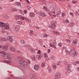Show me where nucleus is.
<instances>
[{"label":"nucleus","instance_id":"nucleus-1","mask_svg":"<svg viewBox=\"0 0 79 79\" xmlns=\"http://www.w3.org/2000/svg\"><path fill=\"white\" fill-rule=\"evenodd\" d=\"M65 64L66 66H67L66 68V71L69 73H71V69H70V68H71V65L69 64L68 62L67 61L65 62Z\"/></svg>","mask_w":79,"mask_h":79},{"label":"nucleus","instance_id":"nucleus-2","mask_svg":"<svg viewBox=\"0 0 79 79\" xmlns=\"http://www.w3.org/2000/svg\"><path fill=\"white\" fill-rule=\"evenodd\" d=\"M3 59H5V60H11V57L10 56V54L9 55L8 53H6V55L5 56H4L3 57Z\"/></svg>","mask_w":79,"mask_h":79},{"label":"nucleus","instance_id":"nucleus-3","mask_svg":"<svg viewBox=\"0 0 79 79\" xmlns=\"http://www.w3.org/2000/svg\"><path fill=\"white\" fill-rule=\"evenodd\" d=\"M16 16H18L16 18V19H19V18H20V19H22V20H24V19L26 20V17H21V15H16Z\"/></svg>","mask_w":79,"mask_h":79},{"label":"nucleus","instance_id":"nucleus-4","mask_svg":"<svg viewBox=\"0 0 79 79\" xmlns=\"http://www.w3.org/2000/svg\"><path fill=\"white\" fill-rule=\"evenodd\" d=\"M55 77L56 79H59L61 77V73L59 72L56 73L55 74Z\"/></svg>","mask_w":79,"mask_h":79},{"label":"nucleus","instance_id":"nucleus-5","mask_svg":"<svg viewBox=\"0 0 79 79\" xmlns=\"http://www.w3.org/2000/svg\"><path fill=\"white\" fill-rule=\"evenodd\" d=\"M7 39L8 40V41L12 43L13 42V36H8L7 37Z\"/></svg>","mask_w":79,"mask_h":79},{"label":"nucleus","instance_id":"nucleus-6","mask_svg":"<svg viewBox=\"0 0 79 79\" xmlns=\"http://www.w3.org/2000/svg\"><path fill=\"white\" fill-rule=\"evenodd\" d=\"M17 58H18V60H19L18 63L19 64H23V58L21 56L18 57Z\"/></svg>","mask_w":79,"mask_h":79},{"label":"nucleus","instance_id":"nucleus-7","mask_svg":"<svg viewBox=\"0 0 79 79\" xmlns=\"http://www.w3.org/2000/svg\"><path fill=\"white\" fill-rule=\"evenodd\" d=\"M20 64L23 65V66H24L25 69H26V68H27V63L25 61H23H23L22 64Z\"/></svg>","mask_w":79,"mask_h":79},{"label":"nucleus","instance_id":"nucleus-8","mask_svg":"<svg viewBox=\"0 0 79 79\" xmlns=\"http://www.w3.org/2000/svg\"><path fill=\"white\" fill-rule=\"evenodd\" d=\"M73 48L74 51L73 53V57H75V56H77V51H74V48Z\"/></svg>","mask_w":79,"mask_h":79},{"label":"nucleus","instance_id":"nucleus-9","mask_svg":"<svg viewBox=\"0 0 79 79\" xmlns=\"http://www.w3.org/2000/svg\"><path fill=\"white\" fill-rule=\"evenodd\" d=\"M77 44V39H75L72 42V45H76Z\"/></svg>","mask_w":79,"mask_h":79},{"label":"nucleus","instance_id":"nucleus-10","mask_svg":"<svg viewBox=\"0 0 79 79\" xmlns=\"http://www.w3.org/2000/svg\"><path fill=\"white\" fill-rule=\"evenodd\" d=\"M4 28L5 29H9V28H10V26L9 25H8L7 24V23H5V25L4 27Z\"/></svg>","mask_w":79,"mask_h":79},{"label":"nucleus","instance_id":"nucleus-11","mask_svg":"<svg viewBox=\"0 0 79 79\" xmlns=\"http://www.w3.org/2000/svg\"><path fill=\"white\" fill-rule=\"evenodd\" d=\"M40 68L39 67V65L36 64L35 65L34 67V69H35V70L37 71Z\"/></svg>","mask_w":79,"mask_h":79},{"label":"nucleus","instance_id":"nucleus-12","mask_svg":"<svg viewBox=\"0 0 79 79\" xmlns=\"http://www.w3.org/2000/svg\"><path fill=\"white\" fill-rule=\"evenodd\" d=\"M55 24L54 23H53V24L52 23V25L51 26H49V27L50 28H52V29H55Z\"/></svg>","mask_w":79,"mask_h":79},{"label":"nucleus","instance_id":"nucleus-13","mask_svg":"<svg viewBox=\"0 0 79 79\" xmlns=\"http://www.w3.org/2000/svg\"><path fill=\"white\" fill-rule=\"evenodd\" d=\"M9 50H11L12 52H16L15 48L13 47H10L9 48Z\"/></svg>","mask_w":79,"mask_h":79},{"label":"nucleus","instance_id":"nucleus-14","mask_svg":"<svg viewBox=\"0 0 79 79\" xmlns=\"http://www.w3.org/2000/svg\"><path fill=\"white\" fill-rule=\"evenodd\" d=\"M5 23L2 22H0V27H4V26H5Z\"/></svg>","mask_w":79,"mask_h":79},{"label":"nucleus","instance_id":"nucleus-15","mask_svg":"<svg viewBox=\"0 0 79 79\" xmlns=\"http://www.w3.org/2000/svg\"><path fill=\"white\" fill-rule=\"evenodd\" d=\"M29 50L31 52H32V53H34L35 52V49H34V48H30Z\"/></svg>","mask_w":79,"mask_h":79},{"label":"nucleus","instance_id":"nucleus-16","mask_svg":"<svg viewBox=\"0 0 79 79\" xmlns=\"http://www.w3.org/2000/svg\"><path fill=\"white\" fill-rule=\"evenodd\" d=\"M20 29V27L19 26H17L15 27V30L16 31H18Z\"/></svg>","mask_w":79,"mask_h":79},{"label":"nucleus","instance_id":"nucleus-17","mask_svg":"<svg viewBox=\"0 0 79 79\" xmlns=\"http://www.w3.org/2000/svg\"><path fill=\"white\" fill-rule=\"evenodd\" d=\"M40 16L43 17V18H44V17H45L46 16V15L43 12H40Z\"/></svg>","mask_w":79,"mask_h":79},{"label":"nucleus","instance_id":"nucleus-18","mask_svg":"<svg viewBox=\"0 0 79 79\" xmlns=\"http://www.w3.org/2000/svg\"><path fill=\"white\" fill-rule=\"evenodd\" d=\"M30 16L32 18H34L35 16V14L33 12H30Z\"/></svg>","mask_w":79,"mask_h":79},{"label":"nucleus","instance_id":"nucleus-19","mask_svg":"<svg viewBox=\"0 0 79 79\" xmlns=\"http://www.w3.org/2000/svg\"><path fill=\"white\" fill-rule=\"evenodd\" d=\"M2 49L3 50L6 51L7 50H8V47L5 46L2 48Z\"/></svg>","mask_w":79,"mask_h":79},{"label":"nucleus","instance_id":"nucleus-20","mask_svg":"<svg viewBox=\"0 0 79 79\" xmlns=\"http://www.w3.org/2000/svg\"><path fill=\"white\" fill-rule=\"evenodd\" d=\"M48 69L49 73H51V72H52V68H51V67H48Z\"/></svg>","mask_w":79,"mask_h":79},{"label":"nucleus","instance_id":"nucleus-21","mask_svg":"<svg viewBox=\"0 0 79 79\" xmlns=\"http://www.w3.org/2000/svg\"><path fill=\"white\" fill-rule=\"evenodd\" d=\"M11 10L13 12L16 11L18 10V9H17L15 8H12Z\"/></svg>","mask_w":79,"mask_h":79},{"label":"nucleus","instance_id":"nucleus-22","mask_svg":"<svg viewBox=\"0 0 79 79\" xmlns=\"http://www.w3.org/2000/svg\"><path fill=\"white\" fill-rule=\"evenodd\" d=\"M56 64L57 66H61V62L60 61H58L57 62Z\"/></svg>","mask_w":79,"mask_h":79},{"label":"nucleus","instance_id":"nucleus-23","mask_svg":"<svg viewBox=\"0 0 79 79\" xmlns=\"http://www.w3.org/2000/svg\"><path fill=\"white\" fill-rule=\"evenodd\" d=\"M31 58L32 59V61H35V56L34 55L32 56Z\"/></svg>","mask_w":79,"mask_h":79},{"label":"nucleus","instance_id":"nucleus-24","mask_svg":"<svg viewBox=\"0 0 79 79\" xmlns=\"http://www.w3.org/2000/svg\"><path fill=\"white\" fill-rule=\"evenodd\" d=\"M15 4L17 6H21V4L20 2H16L15 3Z\"/></svg>","mask_w":79,"mask_h":79},{"label":"nucleus","instance_id":"nucleus-25","mask_svg":"<svg viewBox=\"0 0 79 79\" xmlns=\"http://www.w3.org/2000/svg\"><path fill=\"white\" fill-rule=\"evenodd\" d=\"M19 12L21 14H22V15H24V11L23 10H21L20 9L19 10Z\"/></svg>","mask_w":79,"mask_h":79},{"label":"nucleus","instance_id":"nucleus-26","mask_svg":"<svg viewBox=\"0 0 79 79\" xmlns=\"http://www.w3.org/2000/svg\"><path fill=\"white\" fill-rule=\"evenodd\" d=\"M17 23L19 24V25H21V24H23V22L21 21H17Z\"/></svg>","mask_w":79,"mask_h":79},{"label":"nucleus","instance_id":"nucleus-27","mask_svg":"<svg viewBox=\"0 0 79 79\" xmlns=\"http://www.w3.org/2000/svg\"><path fill=\"white\" fill-rule=\"evenodd\" d=\"M64 22L65 23H69V20L68 19H66L65 20H64Z\"/></svg>","mask_w":79,"mask_h":79},{"label":"nucleus","instance_id":"nucleus-28","mask_svg":"<svg viewBox=\"0 0 79 79\" xmlns=\"http://www.w3.org/2000/svg\"><path fill=\"white\" fill-rule=\"evenodd\" d=\"M4 61L6 62V63H11V61L10 60H4Z\"/></svg>","mask_w":79,"mask_h":79},{"label":"nucleus","instance_id":"nucleus-29","mask_svg":"<svg viewBox=\"0 0 79 79\" xmlns=\"http://www.w3.org/2000/svg\"><path fill=\"white\" fill-rule=\"evenodd\" d=\"M0 53H2V54H3L4 55V56H5L6 55V53L3 51H1L0 52Z\"/></svg>","mask_w":79,"mask_h":79},{"label":"nucleus","instance_id":"nucleus-30","mask_svg":"<svg viewBox=\"0 0 79 79\" xmlns=\"http://www.w3.org/2000/svg\"><path fill=\"white\" fill-rule=\"evenodd\" d=\"M28 47V46H27V45L25 44L24 45L22 46L21 47L22 48H23V47H25V48H27Z\"/></svg>","mask_w":79,"mask_h":79},{"label":"nucleus","instance_id":"nucleus-31","mask_svg":"<svg viewBox=\"0 0 79 79\" xmlns=\"http://www.w3.org/2000/svg\"><path fill=\"white\" fill-rule=\"evenodd\" d=\"M34 12L38 15H39V10H34Z\"/></svg>","mask_w":79,"mask_h":79},{"label":"nucleus","instance_id":"nucleus-32","mask_svg":"<svg viewBox=\"0 0 79 79\" xmlns=\"http://www.w3.org/2000/svg\"><path fill=\"white\" fill-rule=\"evenodd\" d=\"M48 36V35L46 34H44L43 35V37L44 38L45 37H47Z\"/></svg>","mask_w":79,"mask_h":79},{"label":"nucleus","instance_id":"nucleus-33","mask_svg":"<svg viewBox=\"0 0 79 79\" xmlns=\"http://www.w3.org/2000/svg\"><path fill=\"white\" fill-rule=\"evenodd\" d=\"M5 41H6V39L5 38L2 37V42H5Z\"/></svg>","mask_w":79,"mask_h":79},{"label":"nucleus","instance_id":"nucleus-34","mask_svg":"<svg viewBox=\"0 0 79 79\" xmlns=\"http://www.w3.org/2000/svg\"><path fill=\"white\" fill-rule=\"evenodd\" d=\"M25 21H26L27 22H28V23H31V20L28 19L27 18H26Z\"/></svg>","mask_w":79,"mask_h":79},{"label":"nucleus","instance_id":"nucleus-35","mask_svg":"<svg viewBox=\"0 0 79 79\" xmlns=\"http://www.w3.org/2000/svg\"><path fill=\"white\" fill-rule=\"evenodd\" d=\"M53 32H54L55 33V34H56V35H59L60 34L59 32H58V31L55 32V31H54Z\"/></svg>","mask_w":79,"mask_h":79},{"label":"nucleus","instance_id":"nucleus-36","mask_svg":"<svg viewBox=\"0 0 79 79\" xmlns=\"http://www.w3.org/2000/svg\"><path fill=\"white\" fill-rule=\"evenodd\" d=\"M45 62H43L42 63V64H41V66L42 68H44L45 67Z\"/></svg>","mask_w":79,"mask_h":79},{"label":"nucleus","instance_id":"nucleus-37","mask_svg":"<svg viewBox=\"0 0 79 79\" xmlns=\"http://www.w3.org/2000/svg\"><path fill=\"white\" fill-rule=\"evenodd\" d=\"M52 67L53 69H56V67L54 65H52Z\"/></svg>","mask_w":79,"mask_h":79},{"label":"nucleus","instance_id":"nucleus-38","mask_svg":"<svg viewBox=\"0 0 79 79\" xmlns=\"http://www.w3.org/2000/svg\"><path fill=\"white\" fill-rule=\"evenodd\" d=\"M63 45V44H62L61 43H59L58 44V45L59 46V47H61V46H62Z\"/></svg>","mask_w":79,"mask_h":79},{"label":"nucleus","instance_id":"nucleus-39","mask_svg":"<svg viewBox=\"0 0 79 79\" xmlns=\"http://www.w3.org/2000/svg\"><path fill=\"white\" fill-rule=\"evenodd\" d=\"M65 16V15L64 14V13H62L61 17H62V18H64V17Z\"/></svg>","mask_w":79,"mask_h":79},{"label":"nucleus","instance_id":"nucleus-40","mask_svg":"<svg viewBox=\"0 0 79 79\" xmlns=\"http://www.w3.org/2000/svg\"><path fill=\"white\" fill-rule=\"evenodd\" d=\"M20 42H21V44H25V41L23 40H21L20 41Z\"/></svg>","mask_w":79,"mask_h":79},{"label":"nucleus","instance_id":"nucleus-41","mask_svg":"<svg viewBox=\"0 0 79 79\" xmlns=\"http://www.w3.org/2000/svg\"><path fill=\"white\" fill-rule=\"evenodd\" d=\"M33 33H34V32L33 31L31 30L30 31V35H32V34H33Z\"/></svg>","mask_w":79,"mask_h":79},{"label":"nucleus","instance_id":"nucleus-42","mask_svg":"<svg viewBox=\"0 0 79 79\" xmlns=\"http://www.w3.org/2000/svg\"><path fill=\"white\" fill-rule=\"evenodd\" d=\"M43 8H44V10H45V11H47V8H46V7H45V6H43Z\"/></svg>","mask_w":79,"mask_h":79},{"label":"nucleus","instance_id":"nucleus-43","mask_svg":"<svg viewBox=\"0 0 79 79\" xmlns=\"http://www.w3.org/2000/svg\"><path fill=\"white\" fill-rule=\"evenodd\" d=\"M53 45H53V44L51 43H50V47H53Z\"/></svg>","mask_w":79,"mask_h":79},{"label":"nucleus","instance_id":"nucleus-44","mask_svg":"<svg viewBox=\"0 0 79 79\" xmlns=\"http://www.w3.org/2000/svg\"><path fill=\"white\" fill-rule=\"evenodd\" d=\"M36 58L38 60H39V58H40V55H38L36 56Z\"/></svg>","mask_w":79,"mask_h":79},{"label":"nucleus","instance_id":"nucleus-45","mask_svg":"<svg viewBox=\"0 0 79 79\" xmlns=\"http://www.w3.org/2000/svg\"><path fill=\"white\" fill-rule=\"evenodd\" d=\"M4 18H6V19H8L9 17V16H8V15H7L5 16L4 17Z\"/></svg>","mask_w":79,"mask_h":79},{"label":"nucleus","instance_id":"nucleus-46","mask_svg":"<svg viewBox=\"0 0 79 79\" xmlns=\"http://www.w3.org/2000/svg\"><path fill=\"white\" fill-rule=\"evenodd\" d=\"M74 23H71L70 24V26H74Z\"/></svg>","mask_w":79,"mask_h":79},{"label":"nucleus","instance_id":"nucleus-47","mask_svg":"<svg viewBox=\"0 0 79 79\" xmlns=\"http://www.w3.org/2000/svg\"><path fill=\"white\" fill-rule=\"evenodd\" d=\"M72 3H77V2L76 1H72Z\"/></svg>","mask_w":79,"mask_h":79},{"label":"nucleus","instance_id":"nucleus-48","mask_svg":"<svg viewBox=\"0 0 79 79\" xmlns=\"http://www.w3.org/2000/svg\"><path fill=\"white\" fill-rule=\"evenodd\" d=\"M70 15H71L72 16H73L74 15L73 13H72V12L70 13Z\"/></svg>","mask_w":79,"mask_h":79},{"label":"nucleus","instance_id":"nucleus-49","mask_svg":"<svg viewBox=\"0 0 79 79\" xmlns=\"http://www.w3.org/2000/svg\"><path fill=\"white\" fill-rule=\"evenodd\" d=\"M67 52H68V53H69V55H71V51H68V50H67Z\"/></svg>","mask_w":79,"mask_h":79},{"label":"nucleus","instance_id":"nucleus-50","mask_svg":"<svg viewBox=\"0 0 79 79\" xmlns=\"http://www.w3.org/2000/svg\"><path fill=\"white\" fill-rule=\"evenodd\" d=\"M51 59L52 60H54V56H52L51 57Z\"/></svg>","mask_w":79,"mask_h":79},{"label":"nucleus","instance_id":"nucleus-51","mask_svg":"<svg viewBox=\"0 0 79 79\" xmlns=\"http://www.w3.org/2000/svg\"><path fill=\"white\" fill-rule=\"evenodd\" d=\"M66 41L68 43H69V42H71V40H66Z\"/></svg>","mask_w":79,"mask_h":79},{"label":"nucleus","instance_id":"nucleus-52","mask_svg":"<svg viewBox=\"0 0 79 79\" xmlns=\"http://www.w3.org/2000/svg\"><path fill=\"white\" fill-rule=\"evenodd\" d=\"M2 32L3 33L5 32V30H3V29H2Z\"/></svg>","mask_w":79,"mask_h":79},{"label":"nucleus","instance_id":"nucleus-53","mask_svg":"<svg viewBox=\"0 0 79 79\" xmlns=\"http://www.w3.org/2000/svg\"><path fill=\"white\" fill-rule=\"evenodd\" d=\"M74 63H76V64H79V61H75Z\"/></svg>","mask_w":79,"mask_h":79},{"label":"nucleus","instance_id":"nucleus-54","mask_svg":"<svg viewBox=\"0 0 79 79\" xmlns=\"http://www.w3.org/2000/svg\"><path fill=\"white\" fill-rule=\"evenodd\" d=\"M2 37H0V41H1V42L2 40Z\"/></svg>","mask_w":79,"mask_h":79},{"label":"nucleus","instance_id":"nucleus-55","mask_svg":"<svg viewBox=\"0 0 79 79\" xmlns=\"http://www.w3.org/2000/svg\"><path fill=\"white\" fill-rule=\"evenodd\" d=\"M44 57H45L46 58H48V56H47V54L44 56Z\"/></svg>","mask_w":79,"mask_h":79},{"label":"nucleus","instance_id":"nucleus-56","mask_svg":"<svg viewBox=\"0 0 79 79\" xmlns=\"http://www.w3.org/2000/svg\"><path fill=\"white\" fill-rule=\"evenodd\" d=\"M23 12L24 13H25V14H26V13H27V11L26 10H24Z\"/></svg>","mask_w":79,"mask_h":79},{"label":"nucleus","instance_id":"nucleus-57","mask_svg":"<svg viewBox=\"0 0 79 79\" xmlns=\"http://www.w3.org/2000/svg\"><path fill=\"white\" fill-rule=\"evenodd\" d=\"M77 71H78V72H79V67L77 68Z\"/></svg>","mask_w":79,"mask_h":79},{"label":"nucleus","instance_id":"nucleus-58","mask_svg":"<svg viewBox=\"0 0 79 79\" xmlns=\"http://www.w3.org/2000/svg\"><path fill=\"white\" fill-rule=\"evenodd\" d=\"M48 53H50L51 50L50 49H48Z\"/></svg>","mask_w":79,"mask_h":79},{"label":"nucleus","instance_id":"nucleus-59","mask_svg":"<svg viewBox=\"0 0 79 79\" xmlns=\"http://www.w3.org/2000/svg\"><path fill=\"white\" fill-rule=\"evenodd\" d=\"M28 64H31V61H28Z\"/></svg>","mask_w":79,"mask_h":79},{"label":"nucleus","instance_id":"nucleus-60","mask_svg":"<svg viewBox=\"0 0 79 79\" xmlns=\"http://www.w3.org/2000/svg\"><path fill=\"white\" fill-rule=\"evenodd\" d=\"M40 53V50H39L38 51V52H37L38 54H39Z\"/></svg>","mask_w":79,"mask_h":79},{"label":"nucleus","instance_id":"nucleus-61","mask_svg":"<svg viewBox=\"0 0 79 79\" xmlns=\"http://www.w3.org/2000/svg\"><path fill=\"white\" fill-rule=\"evenodd\" d=\"M64 49H65V48L64 47H63V48H62V50H64Z\"/></svg>","mask_w":79,"mask_h":79},{"label":"nucleus","instance_id":"nucleus-62","mask_svg":"<svg viewBox=\"0 0 79 79\" xmlns=\"http://www.w3.org/2000/svg\"><path fill=\"white\" fill-rule=\"evenodd\" d=\"M27 8H28V9H29V8H30V6H27Z\"/></svg>","mask_w":79,"mask_h":79},{"label":"nucleus","instance_id":"nucleus-63","mask_svg":"<svg viewBox=\"0 0 79 79\" xmlns=\"http://www.w3.org/2000/svg\"><path fill=\"white\" fill-rule=\"evenodd\" d=\"M52 47L54 48H56V47L55 46V45H54L52 46Z\"/></svg>","mask_w":79,"mask_h":79},{"label":"nucleus","instance_id":"nucleus-64","mask_svg":"<svg viewBox=\"0 0 79 79\" xmlns=\"http://www.w3.org/2000/svg\"><path fill=\"white\" fill-rule=\"evenodd\" d=\"M35 27L36 28V29H39V27H38L36 26Z\"/></svg>","mask_w":79,"mask_h":79}]
</instances>
